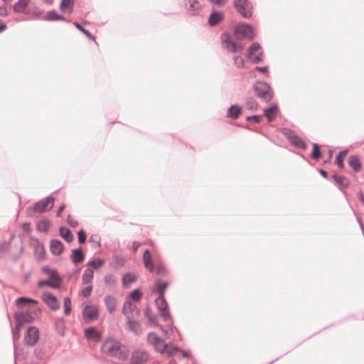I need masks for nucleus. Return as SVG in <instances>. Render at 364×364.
<instances>
[{"label":"nucleus","mask_w":364,"mask_h":364,"mask_svg":"<svg viewBox=\"0 0 364 364\" xmlns=\"http://www.w3.org/2000/svg\"><path fill=\"white\" fill-rule=\"evenodd\" d=\"M60 6L63 11H66L68 9L70 11V0H63Z\"/></svg>","instance_id":"obj_48"},{"label":"nucleus","mask_w":364,"mask_h":364,"mask_svg":"<svg viewBox=\"0 0 364 364\" xmlns=\"http://www.w3.org/2000/svg\"><path fill=\"white\" fill-rule=\"evenodd\" d=\"M75 26L83 33L89 39L96 42L95 38L87 30H85L80 24L78 23H74Z\"/></svg>","instance_id":"obj_35"},{"label":"nucleus","mask_w":364,"mask_h":364,"mask_svg":"<svg viewBox=\"0 0 364 364\" xmlns=\"http://www.w3.org/2000/svg\"><path fill=\"white\" fill-rule=\"evenodd\" d=\"M49 16V19L50 20H58V19H61V17H60L59 15L56 14L55 12H50L48 14Z\"/></svg>","instance_id":"obj_52"},{"label":"nucleus","mask_w":364,"mask_h":364,"mask_svg":"<svg viewBox=\"0 0 364 364\" xmlns=\"http://www.w3.org/2000/svg\"><path fill=\"white\" fill-rule=\"evenodd\" d=\"M277 108L276 107H269L264 109L265 117L269 122L273 121L277 116Z\"/></svg>","instance_id":"obj_24"},{"label":"nucleus","mask_w":364,"mask_h":364,"mask_svg":"<svg viewBox=\"0 0 364 364\" xmlns=\"http://www.w3.org/2000/svg\"><path fill=\"white\" fill-rule=\"evenodd\" d=\"M30 0H19L14 6L16 12H23L28 6Z\"/></svg>","instance_id":"obj_27"},{"label":"nucleus","mask_w":364,"mask_h":364,"mask_svg":"<svg viewBox=\"0 0 364 364\" xmlns=\"http://www.w3.org/2000/svg\"><path fill=\"white\" fill-rule=\"evenodd\" d=\"M132 303L129 300L124 302L122 311L124 314H127L131 311Z\"/></svg>","instance_id":"obj_44"},{"label":"nucleus","mask_w":364,"mask_h":364,"mask_svg":"<svg viewBox=\"0 0 364 364\" xmlns=\"http://www.w3.org/2000/svg\"><path fill=\"white\" fill-rule=\"evenodd\" d=\"M72 260L75 264H78L82 262L84 255L81 250H75L73 251L71 256Z\"/></svg>","instance_id":"obj_25"},{"label":"nucleus","mask_w":364,"mask_h":364,"mask_svg":"<svg viewBox=\"0 0 364 364\" xmlns=\"http://www.w3.org/2000/svg\"><path fill=\"white\" fill-rule=\"evenodd\" d=\"M311 155V157L315 159L320 158V148L317 144H314L313 150Z\"/></svg>","instance_id":"obj_39"},{"label":"nucleus","mask_w":364,"mask_h":364,"mask_svg":"<svg viewBox=\"0 0 364 364\" xmlns=\"http://www.w3.org/2000/svg\"><path fill=\"white\" fill-rule=\"evenodd\" d=\"M77 235H78L79 242L80 244L84 243L86 240L85 232L82 230H81L78 232Z\"/></svg>","instance_id":"obj_49"},{"label":"nucleus","mask_w":364,"mask_h":364,"mask_svg":"<svg viewBox=\"0 0 364 364\" xmlns=\"http://www.w3.org/2000/svg\"><path fill=\"white\" fill-rule=\"evenodd\" d=\"M49 279L47 280V285L53 288H58L60 286V279L56 272L53 270L48 271Z\"/></svg>","instance_id":"obj_16"},{"label":"nucleus","mask_w":364,"mask_h":364,"mask_svg":"<svg viewBox=\"0 0 364 364\" xmlns=\"http://www.w3.org/2000/svg\"><path fill=\"white\" fill-rule=\"evenodd\" d=\"M42 299L51 310L55 311L59 309L58 300L53 294L50 293H44L42 296Z\"/></svg>","instance_id":"obj_13"},{"label":"nucleus","mask_w":364,"mask_h":364,"mask_svg":"<svg viewBox=\"0 0 364 364\" xmlns=\"http://www.w3.org/2000/svg\"><path fill=\"white\" fill-rule=\"evenodd\" d=\"M39 331L36 327L31 326L28 328L26 332L23 341L26 346L31 347L34 346L39 340Z\"/></svg>","instance_id":"obj_6"},{"label":"nucleus","mask_w":364,"mask_h":364,"mask_svg":"<svg viewBox=\"0 0 364 364\" xmlns=\"http://www.w3.org/2000/svg\"><path fill=\"white\" fill-rule=\"evenodd\" d=\"M241 114V108L236 105H232L228 110L227 116L229 118L237 119Z\"/></svg>","instance_id":"obj_22"},{"label":"nucleus","mask_w":364,"mask_h":364,"mask_svg":"<svg viewBox=\"0 0 364 364\" xmlns=\"http://www.w3.org/2000/svg\"><path fill=\"white\" fill-rule=\"evenodd\" d=\"M143 261L144 267L149 269L151 272H154V265L152 262V257L149 250H146L143 255Z\"/></svg>","instance_id":"obj_18"},{"label":"nucleus","mask_w":364,"mask_h":364,"mask_svg":"<svg viewBox=\"0 0 364 364\" xmlns=\"http://www.w3.org/2000/svg\"><path fill=\"white\" fill-rule=\"evenodd\" d=\"M156 305L161 312V316L164 318V320L168 321L171 318V316L168 311V304L166 301L164 296H159L156 299Z\"/></svg>","instance_id":"obj_9"},{"label":"nucleus","mask_w":364,"mask_h":364,"mask_svg":"<svg viewBox=\"0 0 364 364\" xmlns=\"http://www.w3.org/2000/svg\"><path fill=\"white\" fill-rule=\"evenodd\" d=\"M9 247V244L7 243H4L3 245H2V248L5 250H6Z\"/></svg>","instance_id":"obj_61"},{"label":"nucleus","mask_w":364,"mask_h":364,"mask_svg":"<svg viewBox=\"0 0 364 364\" xmlns=\"http://www.w3.org/2000/svg\"><path fill=\"white\" fill-rule=\"evenodd\" d=\"M104 264L105 262L102 259H93L87 264V268H91V270L94 272V269H98L99 268L102 267Z\"/></svg>","instance_id":"obj_30"},{"label":"nucleus","mask_w":364,"mask_h":364,"mask_svg":"<svg viewBox=\"0 0 364 364\" xmlns=\"http://www.w3.org/2000/svg\"><path fill=\"white\" fill-rule=\"evenodd\" d=\"M94 277V272L91 270V268H87L85 270L82 280L83 284H90Z\"/></svg>","instance_id":"obj_23"},{"label":"nucleus","mask_w":364,"mask_h":364,"mask_svg":"<svg viewBox=\"0 0 364 364\" xmlns=\"http://www.w3.org/2000/svg\"><path fill=\"white\" fill-rule=\"evenodd\" d=\"M101 350L103 353L114 356L121 360H127L129 355V349L113 338L105 339L102 345Z\"/></svg>","instance_id":"obj_1"},{"label":"nucleus","mask_w":364,"mask_h":364,"mask_svg":"<svg viewBox=\"0 0 364 364\" xmlns=\"http://www.w3.org/2000/svg\"><path fill=\"white\" fill-rule=\"evenodd\" d=\"M7 15V8L6 6H1L0 7V16H5Z\"/></svg>","instance_id":"obj_54"},{"label":"nucleus","mask_w":364,"mask_h":364,"mask_svg":"<svg viewBox=\"0 0 364 364\" xmlns=\"http://www.w3.org/2000/svg\"><path fill=\"white\" fill-rule=\"evenodd\" d=\"M221 40L223 46L230 52L236 53L238 49L241 50L242 48L232 41L228 33H223L221 36Z\"/></svg>","instance_id":"obj_10"},{"label":"nucleus","mask_w":364,"mask_h":364,"mask_svg":"<svg viewBox=\"0 0 364 364\" xmlns=\"http://www.w3.org/2000/svg\"><path fill=\"white\" fill-rule=\"evenodd\" d=\"M147 341L154 346L156 351L164 355L169 357L178 350V348L173 344L165 343L164 341L154 332L149 333Z\"/></svg>","instance_id":"obj_2"},{"label":"nucleus","mask_w":364,"mask_h":364,"mask_svg":"<svg viewBox=\"0 0 364 364\" xmlns=\"http://www.w3.org/2000/svg\"><path fill=\"white\" fill-rule=\"evenodd\" d=\"M105 281L106 284L109 285H114L116 284V279L112 274H107L105 277Z\"/></svg>","instance_id":"obj_47"},{"label":"nucleus","mask_w":364,"mask_h":364,"mask_svg":"<svg viewBox=\"0 0 364 364\" xmlns=\"http://www.w3.org/2000/svg\"><path fill=\"white\" fill-rule=\"evenodd\" d=\"M334 179L341 185H345L346 178L341 176H334Z\"/></svg>","instance_id":"obj_51"},{"label":"nucleus","mask_w":364,"mask_h":364,"mask_svg":"<svg viewBox=\"0 0 364 364\" xmlns=\"http://www.w3.org/2000/svg\"><path fill=\"white\" fill-rule=\"evenodd\" d=\"M127 325L129 329L136 333H138L141 331L140 324L135 321H129Z\"/></svg>","instance_id":"obj_34"},{"label":"nucleus","mask_w":364,"mask_h":364,"mask_svg":"<svg viewBox=\"0 0 364 364\" xmlns=\"http://www.w3.org/2000/svg\"><path fill=\"white\" fill-rule=\"evenodd\" d=\"M136 279V277L134 274L130 273L126 274L122 278V284L124 287H128L129 284L134 282Z\"/></svg>","instance_id":"obj_31"},{"label":"nucleus","mask_w":364,"mask_h":364,"mask_svg":"<svg viewBox=\"0 0 364 364\" xmlns=\"http://www.w3.org/2000/svg\"><path fill=\"white\" fill-rule=\"evenodd\" d=\"M226 1L227 0H210V1L213 4H215V5H218V6H223V5H224L226 3Z\"/></svg>","instance_id":"obj_53"},{"label":"nucleus","mask_w":364,"mask_h":364,"mask_svg":"<svg viewBox=\"0 0 364 364\" xmlns=\"http://www.w3.org/2000/svg\"><path fill=\"white\" fill-rule=\"evenodd\" d=\"M130 299H132L134 301H139L141 298V293L139 290L135 289L133 291L131 292Z\"/></svg>","instance_id":"obj_40"},{"label":"nucleus","mask_w":364,"mask_h":364,"mask_svg":"<svg viewBox=\"0 0 364 364\" xmlns=\"http://www.w3.org/2000/svg\"><path fill=\"white\" fill-rule=\"evenodd\" d=\"M140 246V242H133V245H132V248H133V250L134 252H136L138 248Z\"/></svg>","instance_id":"obj_55"},{"label":"nucleus","mask_w":364,"mask_h":364,"mask_svg":"<svg viewBox=\"0 0 364 364\" xmlns=\"http://www.w3.org/2000/svg\"><path fill=\"white\" fill-rule=\"evenodd\" d=\"M65 204L62 205L59 208V209H58V210L57 212V215L60 217L61 215V213L65 210Z\"/></svg>","instance_id":"obj_56"},{"label":"nucleus","mask_w":364,"mask_h":364,"mask_svg":"<svg viewBox=\"0 0 364 364\" xmlns=\"http://www.w3.org/2000/svg\"><path fill=\"white\" fill-rule=\"evenodd\" d=\"M50 227V221L48 220H41L37 223V229L41 232H47Z\"/></svg>","instance_id":"obj_28"},{"label":"nucleus","mask_w":364,"mask_h":364,"mask_svg":"<svg viewBox=\"0 0 364 364\" xmlns=\"http://www.w3.org/2000/svg\"><path fill=\"white\" fill-rule=\"evenodd\" d=\"M60 235L65 240L68 242L73 241V237L70 230L66 228H60Z\"/></svg>","instance_id":"obj_26"},{"label":"nucleus","mask_w":364,"mask_h":364,"mask_svg":"<svg viewBox=\"0 0 364 364\" xmlns=\"http://www.w3.org/2000/svg\"><path fill=\"white\" fill-rule=\"evenodd\" d=\"M149 359V354L148 352L142 350H136L133 351L130 363L132 364H144Z\"/></svg>","instance_id":"obj_8"},{"label":"nucleus","mask_w":364,"mask_h":364,"mask_svg":"<svg viewBox=\"0 0 364 364\" xmlns=\"http://www.w3.org/2000/svg\"><path fill=\"white\" fill-rule=\"evenodd\" d=\"M256 70H259V72L264 73H266L267 72V68H266V67H264V68L257 67Z\"/></svg>","instance_id":"obj_58"},{"label":"nucleus","mask_w":364,"mask_h":364,"mask_svg":"<svg viewBox=\"0 0 364 364\" xmlns=\"http://www.w3.org/2000/svg\"><path fill=\"white\" fill-rule=\"evenodd\" d=\"M14 318L16 323H18V326H22L26 323H31L34 320L33 316L28 311L16 313L14 315Z\"/></svg>","instance_id":"obj_12"},{"label":"nucleus","mask_w":364,"mask_h":364,"mask_svg":"<svg viewBox=\"0 0 364 364\" xmlns=\"http://www.w3.org/2000/svg\"><path fill=\"white\" fill-rule=\"evenodd\" d=\"M37 304H38L37 301L30 299V298H26V297H19L16 301V305L19 309L23 308L26 306L36 305Z\"/></svg>","instance_id":"obj_19"},{"label":"nucleus","mask_w":364,"mask_h":364,"mask_svg":"<svg viewBox=\"0 0 364 364\" xmlns=\"http://www.w3.org/2000/svg\"><path fill=\"white\" fill-rule=\"evenodd\" d=\"M105 304L107 307V311L112 314L117 307V299L111 295L106 296L105 298Z\"/></svg>","instance_id":"obj_17"},{"label":"nucleus","mask_w":364,"mask_h":364,"mask_svg":"<svg viewBox=\"0 0 364 364\" xmlns=\"http://www.w3.org/2000/svg\"><path fill=\"white\" fill-rule=\"evenodd\" d=\"M54 200L53 197L44 198L34 205L33 210L39 213L46 212L53 208Z\"/></svg>","instance_id":"obj_7"},{"label":"nucleus","mask_w":364,"mask_h":364,"mask_svg":"<svg viewBox=\"0 0 364 364\" xmlns=\"http://www.w3.org/2000/svg\"><path fill=\"white\" fill-rule=\"evenodd\" d=\"M185 6L188 11H196L200 7L199 2L196 0H186Z\"/></svg>","instance_id":"obj_29"},{"label":"nucleus","mask_w":364,"mask_h":364,"mask_svg":"<svg viewBox=\"0 0 364 364\" xmlns=\"http://www.w3.org/2000/svg\"><path fill=\"white\" fill-rule=\"evenodd\" d=\"M291 140L292 143L297 145L298 146L301 147V148L305 147L304 141L302 139H301L299 137L293 136L291 138Z\"/></svg>","instance_id":"obj_41"},{"label":"nucleus","mask_w":364,"mask_h":364,"mask_svg":"<svg viewBox=\"0 0 364 364\" xmlns=\"http://www.w3.org/2000/svg\"><path fill=\"white\" fill-rule=\"evenodd\" d=\"M98 316V309L95 306H87L83 311V317L85 320L92 321Z\"/></svg>","instance_id":"obj_15"},{"label":"nucleus","mask_w":364,"mask_h":364,"mask_svg":"<svg viewBox=\"0 0 364 364\" xmlns=\"http://www.w3.org/2000/svg\"><path fill=\"white\" fill-rule=\"evenodd\" d=\"M262 51L260 46L255 43L249 49V58L255 63H257L262 60Z\"/></svg>","instance_id":"obj_11"},{"label":"nucleus","mask_w":364,"mask_h":364,"mask_svg":"<svg viewBox=\"0 0 364 364\" xmlns=\"http://www.w3.org/2000/svg\"><path fill=\"white\" fill-rule=\"evenodd\" d=\"M36 253L38 255V259H43L45 253L43 246L41 245H38L36 247Z\"/></svg>","instance_id":"obj_42"},{"label":"nucleus","mask_w":364,"mask_h":364,"mask_svg":"<svg viewBox=\"0 0 364 364\" xmlns=\"http://www.w3.org/2000/svg\"><path fill=\"white\" fill-rule=\"evenodd\" d=\"M234 63L237 68H242L244 65V60L241 56H235L234 58Z\"/></svg>","instance_id":"obj_46"},{"label":"nucleus","mask_w":364,"mask_h":364,"mask_svg":"<svg viewBox=\"0 0 364 364\" xmlns=\"http://www.w3.org/2000/svg\"><path fill=\"white\" fill-rule=\"evenodd\" d=\"M321 173L323 176H326V172L323 170H321Z\"/></svg>","instance_id":"obj_62"},{"label":"nucleus","mask_w":364,"mask_h":364,"mask_svg":"<svg viewBox=\"0 0 364 364\" xmlns=\"http://www.w3.org/2000/svg\"><path fill=\"white\" fill-rule=\"evenodd\" d=\"M50 249L53 254L58 255L63 252V245L60 241L53 240L50 242Z\"/></svg>","instance_id":"obj_20"},{"label":"nucleus","mask_w":364,"mask_h":364,"mask_svg":"<svg viewBox=\"0 0 364 364\" xmlns=\"http://www.w3.org/2000/svg\"><path fill=\"white\" fill-rule=\"evenodd\" d=\"M168 364H177L176 361L174 360H171Z\"/></svg>","instance_id":"obj_63"},{"label":"nucleus","mask_w":364,"mask_h":364,"mask_svg":"<svg viewBox=\"0 0 364 364\" xmlns=\"http://www.w3.org/2000/svg\"><path fill=\"white\" fill-rule=\"evenodd\" d=\"M245 106L248 109L250 110H256L258 107L257 102L252 98L247 99Z\"/></svg>","instance_id":"obj_36"},{"label":"nucleus","mask_w":364,"mask_h":364,"mask_svg":"<svg viewBox=\"0 0 364 364\" xmlns=\"http://www.w3.org/2000/svg\"><path fill=\"white\" fill-rule=\"evenodd\" d=\"M21 328V326H18V323H16V327L15 329L13 331V337L14 340L16 341L20 338V329Z\"/></svg>","instance_id":"obj_45"},{"label":"nucleus","mask_w":364,"mask_h":364,"mask_svg":"<svg viewBox=\"0 0 364 364\" xmlns=\"http://www.w3.org/2000/svg\"><path fill=\"white\" fill-rule=\"evenodd\" d=\"M223 18V14L220 13H213L209 18V23L210 26L218 24Z\"/></svg>","instance_id":"obj_32"},{"label":"nucleus","mask_w":364,"mask_h":364,"mask_svg":"<svg viewBox=\"0 0 364 364\" xmlns=\"http://www.w3.org/2000/svg\"><path fill=\"white\" fill-rule=\"evenodd\" d=\"M168 286L166 282H157L156 284V290L159 294V296H164V291Z\"/></svg>","instance_id":"obj_37"},{"label":"nucleus","mask_w":364,"mask_h":364,"mask_svg":"<svg viewBox=\"0 0 364 364\" xmlns=\"http://www.w3.org/2000/svg\"><path fill=\"white\" fill-rule=\"evenodd\" d=\"M64 311L66 315H68L71 311V301L69 297L64 299Z\"/></svg>","instance_id":"obj_38"},{"label":"nucleus","mask_w":364,"mask_h":364,"mask_svg":"<svg viewBox=\"0 0 364 364\" xmlns=\"http://www.w3.org/2000/svg\"><path fill=\"white\" fill-rule=\"evenodd\" d=\"M84 333L87 339L97 342L100 341L102 336V332L93 327L85 328Z\"/></svg>","instance_id":"obj_14"},{"label":"nucleus","mask_w":364,"mask_h":364,"mask_svg":"<svg viewBox=\"0 0 364 364\" xmlns=\"http://www.w3.org/2000/svg\"><path fill=\"white\" fill-rule=\"evenodd\" d=\"M92 291V286L90 284V285L87 286V287L84 288L83 289H82L81 294L84 297H87L91 294Z\"/></svg>","instance_id":"obj_43"},{"label":"nucleus","mask_w":364,"mask_h":364,"mask_svg":"<svg viewBox=\"0 0 364 364\" xmlns=\"http://www.w3.org/2000/svg\"><path fill=\"white\" fill-rule=\"evenodd\" d=\"M234 6L243 18L251 17L252 6L247 0H234Z\"/></svg>","instance_id":"obj_4"},{"label":"nucleus","mask_w":364,"mask_h":364,"mask_svg":"<svg viewBox=\"0 0 364 364\" xmlns=\"http://www.w3.org/2000/svg\"><path fill=\"white\" fill-rule=\"evenodd\" d=\"M6 28V26L0 21V32L4 31Z\"/></svg>","instance_id":"obj_59"},{"label":"nucleus","mask_w":364,"mask_h":364,"mask_svg":"<svg viewBox=\"0 0 364 364\" xmlns=\"http://www.w3.org/2000/svg\"><path fill=\"white\" fill-rule=\"evenodd\" d=\"M347 154H348V151L344 150V151H341L338 154V155L336 156V163H337L338 166L341 168H343L344 167L343 160H344L345 157L346 156Z\"/></svg>","instance_id":"obj_33"},{"label":"nucleus","mask_w":364,"mask_h":364,"mask_svg":"<svg viewBox=\"0 0 364 364\" xmlns=\"http://www.w3.org/2000/svg\"><path fill=\"white\" fill-rule=\"evenodd\" d=\"M44 285H47V280L46 281L43 280V281L39 282V283H38L39 287H42Z\"/></svg>","instance_id":"obj_60"},{"label":"nucleus","mask_w":364,"mask_h":364,"mask_svg":"<svg viewBox=\"0 0 364 364\" xmlns=\"http://www.w3.org/2000/svg\"><path fill=\"white\" fill-rule=\"evenodd\" d=\"M349 166L356 172L361 169V164L356 156H350L348 160Z\"/></svg>","instance_id":"obj_21"},{"label":"nucleus","mask_w":364,"mask_h":364,"mask_svg":"<svg viewBox=\"0 0 364 364\" xmlns=\"http://www.w3.org/2000/svg\"><path fill=\"white\" fill-rule=\"evenodd\" d=\"M262 118V116H259V115H255V116L248 117L247 118V121L253 120L255 122H256V123H259V122H260V121H261Z\"/></svg>","instance_id":"obj_50"},{"label":"nucleus","mask_w":364,"mask_h":364,"mask_svg":"<svg viewBox=\"0 0 364 364\" xmlns=\"http://www.w3.org/2000/svg\"><path fill=\"white\" fill-rule=\"evenodd\" d=\"M255 95L264 100H269L272 98V94L269 92V87L264 82H257L254 87Z\"/></svg>","instance_id":"obj_5"},{"label":"nucleus","mask_w":364,"mask_h":364,"mask_svg":"<svg viewBox=\"0 0 364 364\" xmlns=\"http://www.w3.org/2000/svg\"><path fill=\"white\" fill-rule=\"evenodd\" d=\"M360 199L362 201H364V198H363V194H360Z\"/></svg>","instance_id":"obj_64"},{"label":"nucleus","mask_w":364,"mask_h":364,"mask_svg":"<svg viewBox=\"0 0 364 364\" xmlns=\"http://www.w3.org/2000/svg\"><path fill=\"white\" fill-rule=\"evenodd\" d=\"M234 32L238 38L252 40L255 33L253 28L246 23H239L234 27Z\"/></svg>","instance_id":"obj_3"},{"label":"nucleus","mask_w":364,"mask_h":364,"mask_svg":"<svg viewBox=\"0 0 364 364\" xmlns=\"http://www.w3.org/2000/svg\"><path fill=\"white\" fill-rule=\"evenodd\" d=\"M21 228L24 231H29L30 224L29 223H23V224H22Z\"/></svg>","instance_id":"obj_57"}]
</instances>
